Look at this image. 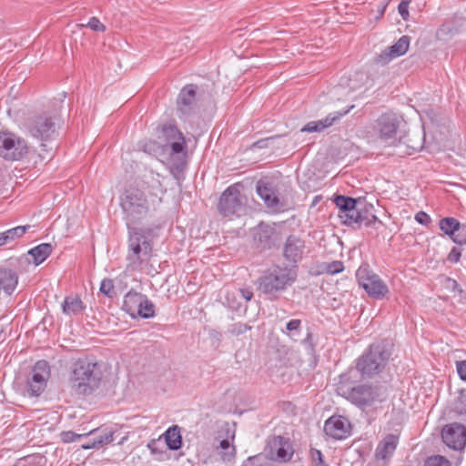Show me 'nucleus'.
Masks as SVG:
<instances>
[{
    "mask_svg": "<svg viewBox=\"0 0 466 466\" xmlns=\"http://www.w3.org/2000/svg\"><path fill=\"white\" fill-rule=\"evenodd\" d=\"M243 196L238 185L229 186L220 196L218 209L225 217L238 214L243 208Z\"/></svg>",
    "mask_w": 466,
    "mask_h": 466,
    "instance_id": "nucleus-12",
    "label": "nucleus"
},
{
    "mask_svg": "<svg viewBox=\"0 0 466 466\" xmlns=\"http://www.w3.org/2000/svg\"><path fill=\"white\" fill-rule=\"evenodd\" d=\"M99 290L102 294L107 298H113L114 296V283L110 279H104L101 281Z\"/></svg>",
    "mask_w": 466,
    "mask_h": 466,
    "instance_id": "nucleus-39",
    "label": "nucleus"
},
{
    "mask_svg": "<svg viewBox=\"0 0 466 466\" xmlns=\"http://www.w3.org/2000/svg\"><path fill=\"white\" fill-rule=\"evenodd\" d=\"M114 438H113V432L109 431V432H106L105 434L103 435H100L95 441H94V444L92 445V447H95L96 444H98V445H103V444H107L111 441H113ZM85 449H89L91 448V446H84Z\"/></svg>",
    "mask_w": 466,
    "mask_h": 466,
    "instance_id": "nucleus-43",
    "label": "nucleus"
},
{
    "mask_svg": "<svg viewBox=\"0 0 466 466\" xmlns=\"http://www.w3.org/2000/svg\"><path fill=\"white\" fill-rule=\"evenodd\" d=\"M53 247L49 243H42L31 248L28 254L34 258L36 266L43 263L52 253Z\"/></svg>",
    "mask_w": 466,
    "mask_h": 466,
    "instance_id": "nucleus-27",
    "label": "nucleus"
},
{
    "mask_svg": "<svg viewBox=\"0 0 466 466\" xmlns=\"http://www.w3.org/2000/svg\"><path fill=\"white\" fill-rule=\"evenodd\" d=\"M30 228V225L17 226L2 232V234L4 235V238L8 244L23 237Z\"/></svg>",
    "mask_w": 466,
    "mask_h": 466,
    "instance_id": "nucleus-34",
    "label": "nucleus"
},
{
    "mask_svg": "<svg viewBox=\"0 0 466 466\" xmlns=\"http://www.w3.org/2000/svg\"><path fill=\"white\" fill-rule=\"evenodd\" d=\"M220 448H222L223 450H228L230 448V442L228 440H222L220 441V444H219Z\"/></svg>",
    "mask_w": 466,
    "mask_h": 466,
    "instance_id": "nucleus-53",
    "label": "nucleus"
},
{
    "mask_svg": "<svg viewBox=\"0 0 466 466\" xmlns=\"http://www.w3.org/2000/svg\"><path fill=\"white\" fill-rule=\"evenodd\" d=\"M165 192L159 176L153 174L143 182L142 188H125L119 197V205L127 228L140 223L151 211L156 210Z\"/></svg>",
    "mask_w": 466,
    "mask_h": 466,
    "instance_id": "nucleus-1",
    "label": "nucleus"
},
{
    "mask_svg": "<svg viewBox=\"0 0 466 466\" xmlns=\"http://www.w3.org/2000/svg\"><path fill=\"white\" fill-rule=\"evenodd\" d=\"M256 191L265 206L272 212L277 213L284 210L285 203L271 182L263 179L258 180Z\"/></svg>",
    "mask_w": 466,
    "mask_h": 466,
    "instance_id": "nucleus-14",
    "label": "nucleus"
},
{
    "mask_svg": "<svg viewBox=\"0 0 466 466\" xmlns=\"http://www.w3.org/2000/svg\"><path fill=\"white\" fill-rule=\"evenodd\" d=\"M399 444V437L395 434L386 435L377 445L375 457L380 461H390Z\"/></svg>",
    "mask_w": 466,
    "mask_h": 466,
    "instance_id": "nucleus-22",
    "label": "nucleus"
},
{
    "mask_svg": "<svg viewBox=\"0 0 466 466\" xmlns=\"http://www.w3.org/2000/svg\"><path fill=\"white\" fill-rule=\"evenodd\" d=\"M390 356V344L385 340L376 341L356 360L355 370L362 378H371L383 370Z\"/></svg>",
    "mask_w": 466,
    "mask_h": 466,
    "instance_id": "nucleus-5",
    "label": "nucleus"
},
{
    "mask_svg": "<svg viewBox=\"0 0 466 466\" xmlns=\"http://www.w3.org/2000/svg\"><path fill=\"white\" fill-rule=\"evenodd\" d=\"M26 127L31 137L42 142H46L57 137L60 120L55 116L42 114L30 118Z\"/></svg>",
    "mask_w": 466,
    "mask_h": 466,
    "instance_id": "nucleus-9",
    "label": "nucleus"
},
{
    "mask_svg": "<svg viewBox=\"0 0 466 466\" xmlns=\"http://www.w3.org/2000/svg\"><path fill=\"white\" fill-rule=\"evenodd\" d=\"M101 366L87 357L77 359L72 366L70 382L76 394L89 395L100 387Z\"/></svg>",
    "mask_w": 466,
    "mask_h": 466,
    "instance_id": "nucleus-3",
    "label": "nucleus"
},
{
    "mask_svg": "<svg viewBox=\"0 0 466 466\" xmlns=\"http://www.w3.org/2000/svg\"><path fill=\"white\" fill-rule=\"evenodd\" d=\"M236 456V449L234 446H232L231 451L229 452H226L223 454L222 459L223 461H230L235 459Z\"/></svg>",
    "mask_w": 466,
    "mask_h": 466,
    "instance_id": "nucleus-52",
    "label": "nucleus"
},
{
    "mask_svg": "<svg viewBox=\"0 0 466 466\" xmlns=\"http://www.w3.org/2000/svg\"><path fill=\"white\" fill-rule=\"evenodd\" d=\"M452 411L455 412L461 420L466 421V389L459 391V396L452 404Z\"/></svg>",
    "mask_w": 466,
    "mask_h": 466,
    "instance_id": "nucleus-31",
    "label": "nucleus"
},
{
    "mask_svg": "<svg viewBox=\"0 0 466 466\" xmlns=\"http://www.w3.org/2000/svg\"><path fill=\"white\" fill-rule=\"evenodd\" d=\"M354 108V105L349 106L346 110L342 112H333L329 114L325 118L319 119L317 121H310L306 124L301 129V132L305 133H312V132H321L326 128L331 127L336 121H338L340 117L347 115L351 109Z\"/></svg>",
    "mask_w": 466,
    "mask_h": 466,
    "instance_id": "nucleus-19",
    "label": "nucleus"
},
{
    "mask_svg": "<svg viewBox=\"0 0 466 466\" xmlns=\"http://www.w3.org/2000/svg\"><path fill=\"white\" fill-rule=\"evenodd\" d=\"M335 390L339 396L360 410L376 408L388 399V390L384 386L356 384L355 370L351 368L339 376Z\"/></svg>",
    "mask_w": 466,
    "mask_h": 466,
    "instance_id": "nucleus-2",
    "label": "nucleus"
},
{
    "mask_svg": "<svg viewBox=\"0 0 466 466\" xmlns=\"http://www.w3.org/2000/svg\"><path fill=\"white\" fill-rule=\"evenodd\" d=\"M250 329H251V327L248 326V324L242 323V322H238V323H234L229 326L228 332L234 336H239Z\"/></svg>",
    "mask_w": 466,
    "mask_h": 466,
    "instance_id": "nucleus-40",
    "label": "nucleus"
},
{
    "mask_svg": "<svg viewBox=\"0 0 466 466\" xmlns=\"http://www.w3.org/2000/svg\"><path fill=\"white\" fill-rule=\"evenodd\" d=\"M334 202L339 208L338 215H343L346 212H352V208L357 206V200L355 198L342 195L337 196Z\"/></svg>",
    "mask_w": 466,
    "mask_h": 466,
    "instance_id": "nucleus-30",
    "label": "nucleus"
},
{
    "mask_svg": "<svg viewBox=\"0 0 466 466\" xmlns=\"http://www.w3.org/2000/svg\"><path fill=\"white\" fill-rule=\"evenodd\" d=\"M197 86L187 85L179 92L177 97V108L183 115L192 112L196 104Z\"/></svg>",
    "mask_w": 466,
    "mask_h": 466,
    "instance_id": "nucleus-21",
    "label": "nucleus"
},
{
    "mask_svg": "<svg viewBox=\"0 0 466 466\" xmlns=\"http://www.w3.org/2000/svg\"><path fill=\"white\" fill-rule=\"evenodd\" d=\"M137 316L143 319H150L155 316V305L146 295L143 296L141 307L137 308Z\"/></svg>",
    "mask_w": 466,
    "mask_h": 466,
    "instance_id": "nucleus-32",
    "label": "nucleus"
},
{
    "mask_svg": "<svg viewBox=\"0 0 466 466\" xmlns=\"http://www.w3.org/2000/svg\"><path fill=\"white\" fill-rule=\"evenodd\" d=\"M325 433L335 440H344L350 435L351 425L343 416H331L324 424Z\"/></svg>",
    "mask_w": 466,
    "mask_h": 466,
    "instance_id": "nucleus-17",
    "label": "nucleus"
},
{
    "mask_svg": "<svg viewBox=\"0 0 466 466\" xmlns=\"http://www.w3.org/2000/svg\"><path fill=\"white\" fill-rule=\"evenodd\" d=\"M144 294L137 292L133 289L128 291L123 300V309L129 314L132 318H136L137 308L141 307V302Z\"/></svg>",
    "mask_w": 466,
    "mask_h": 466,
    "instance_id": "nucleus-25",
    "label": "nucleus"
},
{
    "mask_svg": "<svg viewBox=\"0 0 466 466\" xmlns=\"http://www.w3.org/2000/svg\"><path fill=\"white\" fill-rule=\"evenodd\" d=\"M18 284L17 274L10 268H0V290L11 295Z\"/></svg>",
    "mask_w": 466,
    "mask_h": 466,
    "instance_id": "nucleus-24",
    "label": "nucleus"
},
{
    "mask_svg": "<svg viewBox=\"0 0 466 466\" xmlns=\"http://www.w3.org/2000/svg\"><path fill=\"white\" fill-rule=\"evenodd\" d=\"M410 46V37L402 35L394 45L387 47L377 57L376 63L387 65L392 59L405 55Z\"/></svg>",
    "mask_w": 466,
    "mask_h": 466,
    "instance_id": "nucleus-18",
    "label": "nucleus"
},
{
    "mask_svg": "<svg viewBox=\"0 0 466 466\" xmlns=\"http://www.w3.org/2000/svg\"><path fill=\"white\" fill-rule=\"evenodd\" d=\"M241 466H274L271 462L266 460L263 454H257L249 456L246 459Z\"/></svg>",
    "mask_w": 466,
    "mask_h": 466,
    "instance_id": "nucleus-36",
    "label": "nucleus"
},
{
    "mask_svg": "<svg viewBox=\"0 0 466 466\" xmlns=\"http://www.w3.org/2000/svg\"><path fill=\"white\" fill-rule=\"evenodd\" d=\"M239 292L243 299H245L247 301L251 300L253 298V292L250 289H240Z\"/></svg>",
    "mask_w": 466,
    "mask_h": 466,
    "instance_id": "nucleus-51",
    "label": "nucleus"
},
{
    "mask_svg": "<svg viewBox=\"0 0 466 466\" xmlns=\"http://www.w3.org/2000/svg\"><path fill=\"white\" fill-rule=\"evenodd\" d=\"M421 147H422V146H419L418 147H416V148H414V149H415V150H418V149H420V148H421Z\"/></svg>",
    "mask_w": 466,
    "mask_h": 466,
    "instance_id": "nucleus-55",
    "label": "nucleus"
},
{
    "mask_svg": "<svg viewBox=\"0 0 466 466\" xmlns=\"http://www.w3.org/2000/svg\"><path fill=\"white\" fill-rule=\"evenodd\" d=\"M422 466H452V464L442 455H431L424 460Z\"/></svg>",
    "mask_w": 466,
    "mask_h": 466,
    "instance_id": "nucleus-35",
    "label": "nucleus"
},
{
    "mask_svg": "<svg viewBox=\"0 0 466 466\" xmlns=\"http://www.w3.org/2000/svg\"><path fill=\"white\" fill-rule=\"evenodd\" d=\"M327 272L330 274H338L343 271L344 266L341 261L335 260L331 263H329L326 267Z\"/></svg>",
    "mask_w": 466,
    "mask_h": 466,
    "instance_id": "nucleus-44",
    "label": "nucleus"
},
{
    "mask_svg": "<svg viewBox=\"0 0 466 466\" xmlns=\"http://www.w3.org/2000/svg\"><path fill=\"white\" fill-rule=\"evenodd\" d=\"M366 76L363 73L358 72L355 73L353 78L349 79V86L351 90H356L361 87L364 84V80L366 79Z\"/></svg>",
    "mask_w": 466,
    "mask_h": 466,
    "instance_id": "nucleus-38",
    "label": "nucleus"
},
{
    "mask_svg": "<svg viewBox=\"0 0 466 466\" xmlns=\"http://www.w3.org/2000/svg\"><path fill=\"white\" fill-rule=\"evenodd\" d=\"M158 138L165 142L163 150L167 154V164L176 170H181L186 164L187 153L183 133L175 124H165L158 128Z\"/></svg>",
    "mask_w": 466,
    "mask_h": 466,
    "instance_id": "nucleus-4",
    "label": "nucleus"
},
{
    "mask_svg": "<svg viewBox=\"0 0 466 466\" xmlns=\"http://www.w3.org/2000/svg\"><path fill=\"white\" fill-rule=\"evenodd\" d=\"M266 451L270 460L280 462L290 461L294 453L290 440L280 435L268 439Z\"/></svg>",
    "mask_w": 466,
    "mask_h": 466,
    "instance_id": "nucleus-13",
    "label": "nucleus"
},
{
    "mask_svg": "<svg viewBox=\"0 0 466 466\" xmlns=\"http://www.w3.org/2000/svg\"><path fill=\"white\" fill-rule=\"evenodd\" d=\"M128 229L127 268L139 270L152 256V243L140 230L131 228Z\"/></svg>",
    "mask_w": 466,
    "mask_h": 466,
    "instance_id": "nucleus-7",
    "label": "nucleus"
},
{
    "mask_svg": "<svg viewBox=\"0 0 466 466\" xmlns=\"http://www.w3.org/2000/svg\"><path fill=\"white\" fill-rule=\"evenodd\" d=\"M85 308L83 301L77 295L66 296L62 303L63 313L68 316L77 315L81 313Z\"/></svg>",
    "mask_w": 466,
    "mask_h": 466,
    "instance_id": "nucleus-26",
    "label": "nucleus"
},
{
    "mask_svg": "<svg viewBox=\"0 0 466 466\" xmlns=\"http://www.w3.org/2000/svg\"><path fill=\"white\" fill-rule=\"evenodd\" d=\"M87 26L96 32H104L106 30V26L95 16L89 19Z\"/></svg>",
    "mask_w": 466,
    "mask_h": 466,
    "instance_id": "nucleus-45",
    "label": "nucleus"
},
{
    "mask_svg": "<svg viewBox=\"0 0 466 466\" xmlns=\"http://www.w3.org/2000/svg\"><path fill=\"white\" fill-rule=\"evenodd\" d=\"M275 228L260 223L255 229L254 239L262 248H270L275 243Z\"/></svg>",
    "mask_w": 466,
    "mask_h": 466,
    "instance_id": "nucleus-23",
    "label": "nucleus"
},
{
    "mask_svg": "<svg viewBox=\"0 0 466 466\" xmlns=\"http://www.w3.org/2000/svg\"><path fill=\"white\" fill-rule=\"evenodd\" d=\"M310 453V459L312 462L314 463V466H329L325 460L322 452L315 448H311L309 451Z\"/></svg>",
    "mask_w": 466,
    "mask_h": 466,
    "instance_id": "nucleus-41",
    "label": "nucleus"
},
{
    "mask_svg": "<svg viewBox=\"0 0 466 466\" xmlns=\"http://www.w3.org/2000/svg\"><path fill=\"white\" fill-rule=\"evenodd\" d=\"M85 434H77L72 431H63L60 434L61 440L65 443L76 442L82 439Z\"/></svg>",
    "mask_w": 466,
    "mask_h": 466,
    "instance_id": "nucleus-42",
    "label": "nucleus"
},
{
    "mask_svg": "<svg viewBox=\"0 0 466 466\" xmlns=\"http://www.w3.org/2000/svg\"><path fill=\"white\" fill-rule=\"evenodd\" d=\"M409 0H402L398 5V11L403 20L408 21L409 19Z\"/></svg>",
    "mask_w": 466,
    "mask_h": 466,
    "instance_id": "nucleus-46",
    "label": "nucleus"
},
{
    "mask_svg": "<svg viewBox=\"0 0 466 466\" xmlns=\"http://www.w3.org/2000/svg\"><path fill=\"white\" fill-rule=\"evenodd\" d=\"M301 327V320L298 319H293L289 320L287 325L286 329L289 332H295L296 334H299L300 331Z\"/></svg>",
    "mask_w": 466,
    "mask_h": 466,
    "instance_id": "nucleus-48",
    "label": "nucleus"
},
{
    "mask_svg": "<svg viewBox=\"0 0 466 466\" xmlns=\"http://www.w3.org/2000/svg\"><path fill=\"white\" fill-rule=\"evenodd\" d=\"M460 224L461 223L458 219L451 217L441 218L439 222L441 230L451 238L455 234V231L458 229Z\"/></svg>",
    "mask_w": 466,
    "mask_h": 466,
    "instance_id": "nucleus-33",
    "label": "nucleus"
},
{
    "mask_svg": "<svg viewBox=\"0 0 466 466\" xmlns=\"http://www.w3.org/2000/svg\"><path fill=\"white\" fill-rule=\"evenodd\" d=\"M461 257V250L458 248H452L448 255L447 259L451 263H458Z\"/></svg>",
    "mask_w": 466,
    "mask_h": 466,
    "instance_id": "nucleus-50",
    "label": "nucleus"
},
{
    "mask_svg": "<svg viewBox=\"0 0 466 466\" xmlns=\"http://www.w3.org/2000/svg\"><path fill=\"white\" fill-rule=\"evenodd\" d=\"M455 366L459 378L466 382V360H457Z\"/></svg>",
    "mask_w": 466,
    "mask_h": 466,
    "instance_id": "nucleus-47",
    "label": "nucleus"
},
{
    "mask_svg": "<svg viewBox=\"0 0 466 466\" xmlns=\"http://www.w3.org/2000/svg\"><path fill=\"white\" fill-rule=\"evenodd\" d=\"M400 123V120L395 113L387 112L378 117L374 129L378 132L380 139L387 140L395 137Z\"/></svg>",
    "mask_w": 466,
    "mask_h": 466,
    "instance_id": "nucleus-16",
    "label": "nucleus"
},
{
    "mask_svg": "<svg viewBox=\"0 0 466 466\" xmlns=\"http://www.w3.org/2000/svg\"><path fill=\"white\" fill-rule=\"evenodd\" d=\"M305 242L299 237L290 235L287 238L284 247L283 255L284 258L290 262L299 261L304 253Z\"/></svg>",
    "mask_w": 466,
    "mask_h": 466,
    "instance_id": "nucleus-20",
    "label": "nucleus"
},
{
    "mask_svg": "<svg viewBox=\"0 0 466 466\" xmlns=\"http://www.w3.org/2000/svg\"><path fill=\"white\" fill-rule=\"evenodd\" d=\"M415 220L420 225L428 226L431 223V218L430 215H428L426 212L419 211L415 215Z\"/></svg>",
    "mask_w": 466,
    "mask_h": 466,
    "instance_id": "nucleus-49",
    "label": "nucleus"
},
{
    "mask_svg": "<svg viewBox=\"0 0 466 466\" xmlns=\"http://www.w3.org/2000/svg\"><path fill=\"white\" fill-rule=\"evenodd\" d=\"M451 238L457 245L466 246V224H460L455 234Z\"/></svg>",
    "mask_w": 466,
    "mask_h": 466,
    "instance_id": "nucleus-37",
    "label": "nucleus"
},
{
    "mask_svg": "<svg viewBox=\"0 0 466 466\" xmlns=\"http://www.w3.org/2000/svg\"><path fill=\"white\" fill-rule=\"evenodd\" d=\"M442 441L454 451H461L466 446V427L458 422H452L443 427Z\"/></svg>",
    "mask_w": 466,
    "mask_h": 466,
    "instance_id": "nucleus-15",
    "label": "nucleus"
},
{
    "mask_svg": "<svg viewBox=\"0 0 466 466\" xmlns=\"http://www.w3.org/2000/svg\"><path fill=\"white\" fill-rule=\"evenodd\" d=\"M166 443L169 450L177 451L180 449L182 445V439L178 426L175 425L168 428L165 434Z\"/></svg>",
    "mask_w": 466,
    "mask_h": 466,
    "instance_id": "nucleus-28",
    "label": "nucleus"
},
{
    "mask_svg": "<svg viewBox=\"0 0 466 466\" xmlns=\"http://www.w3.org/2000/svg\"><path fill=\"white\" fill-rule=\"evenodd\" d=\"M50 378V366L46 360H41L35 363L31 376L27 379V391L30 396L38 397L46 390Z\"/></svg>",
    "mask_w": 466,
    "mask_h": 466,
    "instance_id": "nucleus-11",
    "label": "nucleus"
},
{
    "mask_svg": "<svg viewBox=\"0 0 466 466\" xmlns=\"http://www.w3.org/2000/svg\"><path fill=\"white\" fill-rule=\"evenodd\" d=\"M342 223L347 226H353L355 224H361L366 221L367 218L356 207L352 208V212H346L343 215H338Z\"/></svg>",
    "mask_w": 466,
    "mask_h": 466,
    "instance_id": "nucleus-29",
    "label": "nucleus"
},
{
    "mask_svg": "<svg viewBox=\"0 0 466 466\" xmlns=\"http://www.w3.org/2000/svg\"><path fill=\"white\" fill-rule=\"evenodd\" d=\"M296 278L295 270L275 266L265 271L258 279V289L266 295L276 296L294 283Z\"/></svg>",
    "mask_w": 466,
    "mask_h": 466,
    "instance_id": "nucleus-6",
    "label": "nucleus"
},
{
    "mask_svg": "<svg viewBox=\"0 0 466 466\" xmlns=\"http://www.w3.org/2000/svg\"><path fill=\"white\" fill-rule=\"evenodd\" d=\"M356 279L360 287L372 299L387 298L390 289L382 279L368 264H361L356 271Z\"/></svg>",
    "mask_w": 466,
    "mask_h": 466,
    "instance_id": "nucleus-8",
    "label": "nucleus"
},
{
    "mask_svg": "<svg viewBox=\"0 0 466 466\" xmlns=\"http://www.w3.org/2000/svg\"><path fill=\"white\" fill-rule=\"evenodd\" d=\"M28 152L26 142L10 132L0 133V157L5 160L17 161Z\"/></svg>",
    "mask_w": 466,
    "mask_h": 466,
    "instance_id": "nucleus-10",
    "label": "nucleus"
},
{
    "mask_svg": "<svg viewBox=\"0 0 466 466\" xmlns=\"http://www.w3.org/2000/svg\"><path fill=\"white\" fill-rule=\"evenodd\" d=\"M7 244L6 241H5V238H4V235L2 234V232L0 233V247L4 246Z\"/></svg>",
    "mask_w": 466,
    "mask_h": 466,
    "instance_id": "nucleus-54",
    "label": "nucleus"
}]
</instances>
